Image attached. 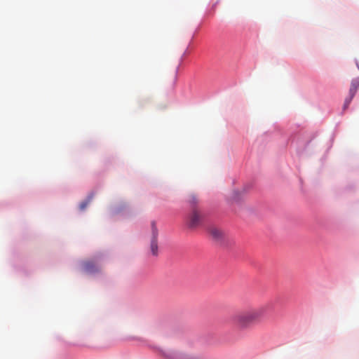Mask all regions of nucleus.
I'll list each match as a JSON object with an SVG mask.
<instances>
[{
	"label": "nucleus",
	"instance_id": "423d86ee",
	"mask_svg": "<svg viewBox=\"0 0 359 359\" xmlns=\"http://www.w3.org/2000/svg\"><path fill=\"white\" fill-rule=\"evenodd\" d=\"M83 270L86 273H92L98 271V267L93 261H86L83 264Z\"/></svg>",
	"mask_w": 359,
	"mask_h": 359
},
{
	"label": "nucleus",
	"instance_id": "20e7f679",
	"mask_svg": "<svg viewBox=\"0 0 359 359\" xmlns=\"http://www.w3.org/2000/svg\"><path fill=\"white\" fill-rule=\"evenodd\" d=\"M210 237L217 242H222L225 237L224 232L215 226H211L208 229Z\"/></svg>",
	"mask_w": 359,
	"mask_h": 359
},
{
	"label": "nucleus",
	"instance_id": "f257e3e1",
	"mask_svg": "<svg viewBox=\"0 0 359 359\" xmlns=\"http://www.w3.org/2000/svg\"><path fill=\"white\" fill-rule=\"evenodd\" d=\"M266 310L267 306H262L257 309L241 311L233 315L231 320L239 330H246L252 325L259 323Z\"/></svg>",
	"mask_w": 359,
	"mask_h": 359
},
{
	"label": "nucleus",
	"instance_id": "6e6552de",
	"mask_svg": "<svg viewBox=\"0 0 359 359\" xmlns=\"http://www.w3.org/2000/svg\"><path fill=\"white\" fill-rule=\"evenodd\" d=\"M176 359H201V358L197 356H195V355H188V354H180V355H177Z\"/></svg>",
	"mask_w": 359,
	"mask_h": 359
},
{
	"label": "nucleus",
	"instance_id": "f03ea898",
	"mask_svg": "<svg viewBox=\"0 0 359 359\" xmlns=\"http://www.w3.org/2000/svg\"><path fill=\"white\" fill-rule=\"evenodd\" d=\"M202 221V215L199 209H193L188 215L186 223L189 229H195L198 227Z\"/></svg>",
	"mask_w": 359,
	"mask_h": 359
},
{
	"label": "nucleus",
	"instance_id": "0eeeda50",
	"mask_svg": "<svg viewBox=\"0 0 359 359\" xmlns=\"http://www.w3.org/2000/svg\"><path fill=\"white\" fill-rule=\"evenodd\" d=\"M358 87H359L358 81H352L351 86L350 88V90H349L350 96H351V97H354Z\"/></svg>",
	"mask_w": 359,
	"mask_h": 359
},
{
	"label": "nucleus",
	"instance_id": "1a4fd4ad",
	"mask_svg": "<svg viewBox=\"0 0 359 359\" xmlns=\"http://www.w3.org/2000/svg\"><path fill=\"white\" fill-rule=\"evenodd\" d=\"M92 198H93V196H89L88 198L86 201H83L80 204V209L81 210H83L87 207V205H88L90 201H91Z\"/></svg>",
	"mask_w": 359,
	"mask_h": 359
},
{
	"label": "nucleus",
	"instance_id": "39448f33",
	"mask_svg": "<svg viewBox=\"0 0 359 359\" xmlns=\"http://www.w3.org/2000/svg\"><path fill=\"white\" fill-rule=\"evenodd\" d=\"M198 197L194 193L189 194L187 198V202L191 208V210L193 209H198L197 205L198 203Z\"/></svg>",
	"mask_w": 359,
	"mask_h": 359
},
{
	"label": "nucleus",
	"instance_id": "9d476101",
	"mask_svg": "<svg viewBox=\"0 0 359 359\" xmlns=\"http://www.w3.org/2000/svg\"><path fill=\"white\" fill-rule=\"evenodd\" d=\"M352 99H353V97H351V96H350L349 98L346 99L344 104V109H346L348 107V105L351 103Z\"/></svg>",
	"mask_w": 359,
	"mask_h": 359
},
{
	"label": "nucleus",
	"instance_id": "7ed1b4c3",
	"mask_svg": "<svg viewBox=\"0 0 359 359\" xmlns=\"http://www.w3.org/2000/svg\"><path fill=\"white\" fill-rule=\"evenodd\" d=\"M158 230L156 226V222L152 221L151 223V241L150 250L154 256L158 255Z\"/></svg>",
	"mask_w": 359,
	"mask_h": 359
}]
</instances>
